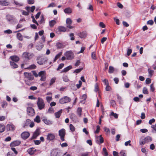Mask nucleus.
<instances>
[{
  "mask_svg": "<svg viewBox=\"0 0 156 156\" xmlns=\"http://www.w3.org/2000/svg\"><path fill=\"white\" fill-rule=\"evenodd\" d=\"M37 105L40 110L44 109L45 108V104L43 99L40 98H38L37 102Z\"/></svg>",
  "mask_w": 156,
  "mask_h": 156,
  "instance_id": "f257e3e1",
  "label": "nucleus"
},
{
  "mask_svg": "<svg viewBox=\"0 0 156 156\" xmlns=\"http://www.w3.org/2000/svg\"><path fill=\"white\" fill-rule=\"evenodd\" d=\"M151 140L152 139L151 137L149 136H147L144 139H140L139 142L140 144L141 145H142L146 143L151 142Z\"/></svg>",
  "mask_w": 156,
  "mask_h": 156,
  "instance_id": "f03ea898",
  "label": "nucleus"
},
{
  "mask_svg": "<svg viewBox=\"0 0 156 156\" xmlns=\"http://www.w3.org/2000/svg\"><path fill=\"white\" fill-rule=\"evenodd\" d=\"M66 59L68 60H71L74 57V54L73 53L70 51H66L65 54Z\"/></svg>",
  "mask_w": 156,
  "mask_h": 156,
  "instance_id": "7ed1b4c3",
  "label": "nucleus"
},
{
  "mask_svg": "<svg viewBox=\"0 0 156 156\" xmlns=\"http://www.w3.org/2000/svg\"><path fill=\"white\" fill-rule=\"evenodd\" d=\"M71 101V99L70 98L67 96H65L60 99L59 102L61 104H64L69 103Z\"/></svg>",
  "mask_w": 156,
  "mask_h": 156,
  "instance_id": "20e7f679",
  "label": "nucleus"
},
{
  "mask_svg": "<svg viewBox=\"0 0 156 156\" xmlns=\"http://www.w3.org/2000/svg\"><path fill=\"white\" fill-rule=\"evenodd\" d=\"M6 20L11 23H12L16 21V19L14 16L12 15H8L6 16Z\"/></svg>",
  "mask_w": 156,
  "mask_h": 156,
  "instance_id": "39448f33",
  "label": "nucleus"
},
{
  "mask_svg": "<svg viewBox=\"0 0 156 156\" xmlns=\"http://www.w3.org/2000/svg\"><path fill=\"white\" fill-rule=\"evenodd\" d=\"M66 134V131L64 129H62L58 131L59 136L60 137L61 140L64 141L65 140L64 137Z\"/></svg>",
  "mask_w": 156,
  "mask_h": 156,
  "instance_id": "423d86ee",
  "label": "nucleus"
},
{
  "mask_svg": "<svg viewBox=\"0 0 156 156\" xmlns=\"http://www.w3.org/2000/svg\"><path fill=\"white\" fill-rule=\"evenodd\" d=\"M34 55L32 53H30L27 52H25L22 54V57L27 59H29L31 57L33 56Z\"/></svg>",
  "mask_w": 156,
  "mask_h": 156,
  "instance_id": "0eeeda50",
  "label": "nucleus"
},
{
  "mask_svg": "<svg viewBox=\"0 0 156 156\" xmlns=\"http://www.w3.org/2000/svg\"><path fill=\"white\" fill-rule=\"evenodd\" d=\"M27 112L28 115L30 116H33L35 114L34 109L31 107H28L27 108Z\"/></svg>",
  "mask_w": 156,
  "mask_h": 156,
  "instance_id": "6e6552de",
  "label": "nucleus"
},
{
  "mask_svg": "<svg viewBox=\"0 0 156 156\" xmlns=\"http://www.w3.org/2000/svg\"><path fill=\"white\" fill-rule=\"evenodd\" d=\"M47 60L43 58L38 57L37 58V63L40 65H42L46 63Z\"/></svg>",
  "mask_w": 156,
  "mask_h": 156,
  "instance_id": "1a4fd4ad",
  "label": "nucleus"
},
{
  "mask_svg": "<svg viewBox=\"0 0 156 156\" xmlns=\"http://www.w3.org/2000/svg\"><path fill=\"white\" fill-rule=\"evenodd\" d=\"M66 31V27L62 26H59L56 29V31L57 33L59 34L60 32H65Z\"/></svg>",
  "mask_w": 156,
  "mask_h": 156,
  "instance_id": "9d476101",
  "label": "nucleus"
},
{
  "mask_svg": "<svg viewBox=\"0 0 156 156\" xmlns=\"http://www.w3.org/2000/svg\"><path fill=\"white\" fill-rule=\"evenodd\" d=\"M96 141L97 144H99L104 142V139L101 135L96 137Z\"/></svg>",
  "mask_w": 156,
  "mask_h": 156,
  "instance_id": "9b49d317",
  "label": "nucleus"
},
{
  "mask_svg": "<svg viewBox=\"0 0 156 156\" xmlns=\"http://www.w3.org/2000/svg\"><path fill=\"white\" fill-rule=\"evenodd\" d=\"M24 74L25 77L29 80H32L34 79V77L31 73L25 72Z\"/></svg>",
  "mask_w": 156,
  "mask_h": 156,
  "instance_id": "f8f14e48",
  "label": "nucleus"
},
{
  "mask_svg": "<svg viewBox=\"0 0 156 156\" xmlns=\"http://www.w3.org/2000/svg\"><path fill=\"white\" fill-rule=\"evenodd\" d=\"M30 133L27 132H24L21 134V137L24 140L27 139L30 136Z\"/></svg>",
  "mask_w": 156,
  "mask_h": 156,
  "instance_id": "ddd939ff",
  "label": "nucleus"
},
{
  "mask_svg": "<svg viewBox=\"0 0 156 156\" xmlns=\"http://www.w3.org/2000/svg\"><path fill=\"white\" fill-rule=\"evenodd\" d=\"M66 22L67 24L66 27H68L69 29H72L73 28V26L70 25L72 23V21L70 18H67Z\"/></svg>",
  "mask_w": 156,
  "mask_h": 156,
  "instance_id": "4468645a",
  "label": "nucleus"
},
{
  "mask_svg": "<svg viewBox=\"0 0 156 156\" xmlns=\"http://www.w3.org/2000/svg\"><path fill=\"white\" fill-rule=\"evenodd\" d=\"M10 4V3L7 0H0V5L3 6H7Z\"/></svg>",
  "mask_w": 156,
  "mask_h": 156,
  "instance_id": "2eb2a0df",
  "label": "nucleus"
},
{
  "mask_svg": "<svg viewBox=\"0 0 156 156\" xmlns=\"http://www.w3.org/2000/svg\"><path fill=\"white\" fill-rule=\"evenodd\" d=\"M55 138V136L54 134L52 133H49L47 136L46 139L47 140L51 141L53 140Z\"/></svg>",
  "mask_w": 156,
  "mask_h": 156,
  "instance_id": "dca6fc26",
  "label": "nucleus"
},
{
  "mask_svg": "<svg viewBox=\"0 0 156 156\" xmlns=\"http://www.w3.org/2000/svg\"><path fill=\"white\" fill-rule=\"evenodd\" d=\"M7 129L9 130L13 131L15 129V127L12 124H8L6 126Z\"/></svg>",
  "mask_w": 156,
  "mask_h": 156,
  "instance_id": "f3484780",
  "label": "nucleus"
},
{
  "mask_svg": "<svg viewBox=\"0 0 156 156\" xmlns=\"http://www.w3.org/2000/svg\"><path fill=\"white\" fill-rule=\"evenodd\" d=\"M40 132L39 129H37L33 133L32 138L35 139L40 134Z\"/></svg>",
  "mask_w": 156,
  "mask_h": 156,
  "instance_id": "a211bd4d",
  "label": "nucleus"
},
{
  "mask_svg": "<svg viewBox=\"0 0 156 156\" xmlns=\"http://www.w3.org/2000/svg\"><path fill=\"white\" fill-rule=\"evenodd\" d=\"M21 142L19 140H16L12 142L10 144L11 147H15L16 146L20 144Z\"/></svg>",
  "mask_w": 156,
  "mask_h": 156,
  "instance_id": "6ab92c4d",
  "label": "nucleus"
},
{
  "mask_svg": "<svg viewBox=\"0 0 156 156\" xmlns=\"http://www.w3.org/2000/svg\"><path fill=\"white\" fill-rule=\"evenodd\" d=\"M77 35L81 38H85L87 36V34L86 32L83 31L78 33Z\"/></svg>",
  "mask_w": 156,
  "mask_h": 156,
  "instance_id": "aec40b11",
  "label": "nucleus"
},
{
  "mask_svg": "<svg viewBox=\"0 0 156 156\" xmlns=\"http://www.w3.org/2000/svg\"><path fill=\"white\" fill-rule=\"evenodd\" d=\"M10 58L12 61V62H17L20 60L19 57L16 55L11 56H10Z\"/></svg>",
  "mask_w": 156,
  "mask_h": 156,
  "instance_id": "412c9836",
  "label": "nucleus"
},
{
  "mask_svg": "<svg viewBox=\"0 0 156 156\" xmlns=\"http://www.w3.org/2000/svg\"><path fill=\"white\" fill-rule=\"evenodd\" d=\"M51 156H59V152H58L56 150H53L52 151L51 153Z\"/></svg>",
  "mask_w": 156,
  "mask_h": 156,
  "instance_id": "4be33fe9",
  "label": "nucleus"
},
{
  "mask_svg": "<svg viewBox=\"0 0 156 156\" xmlns=\"http://www.w3.org/2000/svg\"><path fill=\"white\" fill-rule=\"evenodd\" d=\"M36 151V149L33 147L29 148L27 150L28 153L30 155L33 154Z\"/></svg>",
  "mask_w": 156,
  "mask_h": 156,
  "instance_id": "5701e85b",
  "label": "nucleus"
},
{
  "mask_svg": "<svg viewBox=\"0 0 156 156\" xmlns=\"http://www.w3.org/2000/svg\"><path fill=\"white\" fill-rule=\"evenodd\" d=\"M43 122L46 124L48 125H51L52 124V121L48 120L46 118H44L43 119Z\"/></svg>",
  "mask_w": 156,
  "mask_h": 156,
  "instance_id": "b1692460",
  "label": "nucleus"
},
{
  "mask_svg": "<svg viewBox=\"0 0 156 156\" xmlns=\"http://www.w3.org/2000/svg\"><path fill=\"white\" fill-rule=\"evenodd\" d=\"M62 109H60V110H59L58 112H55V116L56 118H59L62 113Z\"/></svg>",
  "mask_w": 156,
  "mask_h": 156,
  "instance_id": "393cba45",
  "label": "nucleus"
},
{
  "mask_svg": "<svg viewBox=\"0 0 156 156\" xmlns=\"http://www.w3.org/2000/svg\"><path fill=\"white\" fill-rule=\"evenodd\" d=\"M56 46L58 48H63L65 47V45L59 42L57 43Z\"/></svg>",
  "mask_w": 156,
  "mask_h": 156,
  "instance_id": "a878e982",
  "label": "nucleus"
},
{
  "mask_svg": "<svg viewBox=\"0 0 156 156\" xmlns=\"http://www.w3.org/2000/svg\"><path fill=\"white\" fill-rule=\"evenodd\" d=\"M10 64L12 68H16L18 67V65L13 62L10 61Z\"/></svg>",
  "mask_w": 156,
  "mask_h": 156,
  "instance_id": "bb28decb",
  "label": "nucleus"
},
{
  "mask_svg": "<svg viewBox=\"0 0 156 156\" xmlns=\"http://www.w3.org/2000/svg\"><path fill=\"white\" fill-rule=\"evenodd\" d=\"M64 12L66 13L70 14L72 12V10L70 8H67L64 10Z\"/></svg>",
  "mask_w": 156,
  "mask_h": 156,
  "instance_id": "cd10ccee",
  "label": "nucleus"
},
{
  "mask_svg": "<svg viewBox=\"0 0 156 156\" xmlns=\"http://www.w3.org/2000/svg\"><path fill=\"white\" fill-rule=\"evenodd\" d=\"M56 22L55 20H53L49 22V26L51 27H53L54 26L56 23Z\"/></svg>",
  "mask_w": 156,
  "mask_h": 156,
  "instance_id": "c85d7f7f",
  "label": "nucleus"
},
{
  "mask_svg": "<svg viewBox=\"0 0 156 156\" xmlns=\"http://www.w3.org/2000/svg\"><path fill=\"white\" fill-rule=\"evenodd\" d=\"M72 68V66H69L65 68L62 70L61 73L62 72H66L69 71V70L71 69Z\"/></svg>",
  "mask_w": 156,
  "mask_h": 156,
  "instance_id": "c756f323",
  "label": "nucleus"
},
{
  "mask_svg": "<svg viewBox=\"0 0 156 156\" xmlns=\"http://www.w3.org/2000/svg\"><path fill=\"white\" fill-rule=\"evenodd\" d=\"M26 122L28 123L30 122V127L31 128L33 127L34 125V123L33 122H31V120L30 119H27L26 120Z\"/></svg>",
  "mask_w": 156,
  "mask_h": 156,
  "instance_id": "7c9ffc66",
  "label": "nucleus"
},
{
  "mask_svg": "<svg viewBox=\"0 0 156 156\" xmlns=\"http://www.w3.org/2000/svg\"><path fill=\"white\" fill-rule=\"evenodd\" d=\"M62 54V52H60L58 54H57L55 56V58L54 60V62H55L58 58L60 57Z\"/></svg>",
  "mask_w": 156,
  "mask_h": 156,
  "instance_id": "2f4dec72",
  "label": "nucleus"
},
{
  "mask_svg": "<svg viewBox=\"0 0 156 156\" xmlns=\"http://www.w3.org/2000/svg\"><path fill=\"white\" fill-rule=\"evenodd\" d=\"M116 96L119 104H122V97L120 96L118 94H116Z\"/></svg>",
  "mask_w": 156,
  "mask_h": 156,
  "instance_id": "473e14b6",
  "label": "nucleus"
},
{
  "mask_svg": "<svg viewBox=\"0 0 156 156\" xmlns=\"http://www.w3.org/2000/svg\"><path fill=\"white\" fill-rule=\"evenodd\" d=\"M34 121L37 123H39L41 122L40 117L39 116L37 115L35 118L34 119Z\"/></svg>",
  "mask_w": 156,
  "mask_h": 156,
  "instance_id": "72a5a7b5",
  "label": "nucleus"
},
{
  "mask_svg": "<svg viewBox=\"0 0 156 156\" xmlns=\"http://www.w3.org/2000/svg\"><path fill=\"white\" fill-rule=\"evenodd\" d=\"M148 71L149 73V76L150 77H151L154 73V71L151 70L150 68H148Z\"/></svg>",
  "mask_w": 156,
  "mask_h": 156,
  "instance_id": "f704fd0d",
  "label": "nucleus"
},
{
  "mask_svg": "<svg viewBox=\"0 0 156 156\" xmlns=\"http://www.w3.org/2000/svg\"><path fill=\"white\" fill-rule=\"evenodd\" d=\"M17 37L18 39L22 41L23 40V37L21 33H18L17 34Z\"/></svg>",
  "mask_w": 156,
  "mask_h": 156,
  "instance_id": "c9c22d12",
  "label": "nucleus"
},
{
  "mask_svg": "<svg viewBox=\"0 0 156 156\" xmlns=\"http://www.w3.org/2000/svg\"><path fill=\"white\" fill-rule=\"evenodd\" d=\"M114 70V68L113 66H110L109 68L108 72L110 73H113Z\"/></svg>",
  "mask_w": 156,
  "mask_h": 156,
  "instance_id": "e433bc0d",
  "label": "nucleus"
},
{
  "mask_svg": "<svg viewBox=\"0 0 156 156\" xmlns=\"http://www.w3.org/2000/svg\"><path fill=\"white\" fill-rule=\"evenodd\" d=\"M82 109L81 108L79 107L77 108V113L78 115L80 117L81 115Z\"/></svg>",
  "mask_w": 156,
  "mask_h": 156,
  "instance_id": "4c0bfd02",
  "label": "nucleus"
},
{
  "mask_svg": "<svg viewBox=\"0 0 156 156\" xmlns=\"http://www.w3.org/2000/svg\"><path fill=\"white\" fill-rule=\"evenodd\" d=\"M36 66L34 64H32L31 65H30L29 67L25 68L26 69H34L36 68Z\"/></svg>",
  "mask_w": 156,
  "mask_h": 156,
  "instance_id": "58836bf2",
  "label": "nucleus"
},
{
  "mask_svg": "<svg viewBox=\"0 0 156 156\" xmlns=\"http://www.w3.org/2000/svg\"><path fill=\"white\" fill-rule=\"evenodd\" d=\"M46 74V72L45 71H42L40 72L38 74V76H43L45 75Z\"/></svg>",
  "mask_w": 156,
  "mask_h": 156,
  "instance_id": "ea45409f",
  "label": "nucleus"
},
{
  "mask_svg": "<svg viewBox=\"0 0 156 156\" xmlns=\"http://www.w3.org/2000/svg\"><path fill=\"white\" fill-rule=\"evenodd\" d=\"M5 126L4 125H0V132L2 133L4 131Z\"/></svg>",
  "mask_w": 156,
  "mask_h": 156,
  "instance_id": "a19ab883",
  "label": "nucleus"
},
{
  "mask_svg": "<svg viewBox=\"0 0 156 156\" xmlns=\"http://www.w3.org/2000/svg\"><path fill=\"white\" fill-rule=\"evenodd\" d=\"M62 79L65 82H67L69 81V80L67 76L65 75L63 76Z\"/></svg>",
  "mask_w": 156,
  "mask_h": 156,
  "instance_id": "79ce46f5",
  "label": "nucleus"
},
{
  "mask_svg": "<svg viewBox=\"0 0 156 156\" xmlns=\"http://www.w3.org/2000/svg\"><path fill=\"white\" fill-rule=\"evenodd\" d=\"M69 128L70 130L72 132H73L75 130V128L72 124L69 125Z\"/></svg>",
  "mask_w": 156,
  "mask_h": 156,
  "instance_id": "37998d69",
  "label": "nucleus"
},
{
  "mask_svg": "<svg viewBox=\"0 0 156 156\" xmlns=\"http://www.w3.org/2000/svg\"><path fill=\"white\" fill-rule=\"evenodd\" d=\"M91 57L94 59H97L96 54L95 52H93L91 54Z\"/></svg>",
  "mask_w": 156,
  "mask_h": 156,
  "instance_id": "c03bdc74",
  "label": "nucleus"
},
{
  "mask_svg": "<svg viewBox=\"0 0 156 156\" xmlns=\"http://www.w3.org/2000/svg\"><path fill=\"white\" fill-rule=\"evenodd\" d=\"M41 20L39 21V23L41 24L43 23H44V19L43 15L41 16Z\"/></svg>",
  "mask_w": 156,
  "mask_h": 156,
  "instance_id": "a18cd8bd",
  "label": "nucleus"
},
{
  "mask_svg": "<svg viewBox=\"0 0 156 156\" xmlns=\"http://www.w3.org/2000/svg\"><path fill=\"white\" fill-rule=\"evenodd\" d=\"M143 93L145 94H148V93L147 89L146 87H144L143 89Z\"/></svg>",
  "mask_w": 156,
  "mask_h": 156,
  "instance_id": "49530a36",
  "label": "nucleus"
},
{
  "mask_svg": "<svg viewBox=\"0 0 156 156\" xmlns=\"http://www.w3.org/2000/svg\"><path fill=\"white\" fill-rule=\"evenodd\" d=\"M64 66V64L63 63H61L59 64L58 66V68H57V70H58L60 69H61Z\"/></svg>",
  "mask_w": 156,
  "mask_h": 156,
  "instance_id": "de8ad7c7",
  "label": "nucleus"
},
{
  "mask_svg": "<svg viewBox=\"0 0 156 156\" xmlns=\"http://www.w3.org/2000/svg\"><path fill=\"white\" fill-rule=\"evenodd\" d=\"M55 78H52L51 80L50 83V86L52 85L55 82Z\"/></svg>",
  "mask_w": 156,
  "mask_h": 156,
  "instance_id": "09e8293b",
  "label": "nucleus"
},
{
  "mask_svg": "<svg viewBox=\"0 0 156 156\" xmlns=\"http://www.w3.org/2000/svg\"><path fill=\"white\" fill-rule=\"evenodd\" d=\"M103 151L104 153V155L105 156H107L108 155V153L105 147L103 149Z\"/></svg>",
  "mask_w": 156,
  "mask_h": 156,
  "instance_id": "8fccbe9b",
  "label": "nucleus"
},
{
  "mask_svg": "<svg viewBox=\"0 0 156 156\" xmlns=\"http://www.w3.org/2000/svg\"><path fill=\"white\" fill-rule=\"evenodd\" d=\"M111 115L113 116L115 118H117L118 117V115L116 113H114L113 112H111Z\"/></svg>",
  "mask_w": 156,
  "mask_h": 156,
  "instance_id": "3c124183",
  "label": "nucleus"
},
{
  "mask_svg": "<svg viewBox=\"0 0 156 156\" xmlns=\"http://www.w3.org/2000/svg\"><path fill=\"white\" fill-rule=\"evenodd\" d=\"M46 74L41 77L40 80L41 81H44L46 80Z\"/></svg>",
  "mask_w": 156,
  "mask_h": 156,
  "instance_id": "603ef678",
  "label": "nucleus"
},
{
  "mask_svg": "<svg viewBox=\"0 0 156 156\" xmlns=\"http://www.w3.org/2000/svg\"><path fill=\"white\" fill-rule=\"evenodd\" d=\"M48 112L49 113H53L54 112V109L51 107L49 108L48 109Z\"/></svg>",
  "mask_w": 156,
  "mask_h": 156,
  "instance_id": "864d4df0",
  "label": "nucleus"
},
{
  "mask_svg": "<svg viewBox=\"0 0 156 156\" xmlns=\"http://www.w3.org/2000/svg\"><path fill=\"white\" fill-rule=\"evenodd\" d=\"M100 127L99 126H97V129L94 132L95 133H98L99 132V130H100Z\"/></svg>",
  "mask_w": 156,
  "mask_h": 156,
  "instance_id": "5fc2aeb1",
  "label": "nucleus"
},
{
  "mask_svg": "<svg viewBox=\"0 0 156 156\" xmlns=\"http://www.w3.org/2000/svg\"><path fill=\"white\" fill-rule=\"evenodd\" d=\"M121 156H126V154H125V151H122L120 153Z\"/></svg>",
  "mask_w": 156,
  "mask_h": 156,
  "instance_id": "6e6d98bb",
  "label": "nucleus"
},
{
  "mask_svg": "<svg viewBox=\"0 0 156 156\" xmlns=\"http://www.w3.org/2000/svg\"><path fill=\"white\" fill-rule=\"evenodd\" d=\"M132 52V50L130 48H128L127 50V55L128 56H129Z\"/></svg>",
  "mask_w": 156,
  "mask_h": 156,
  "instance_id": "4d7b16f0",
  "label": "nucleus"
},
{
  "mask_svg": "<svg viewBox=\"0 0 156 156\" xmlns=\"http://www.w3.org/2000/svg\"><path fill=\"white\" fill-rule=\"evenodd\" d=\"M105 90L107 91H109L111 90V87L109 86V84L106 86Z\"/></svg>",
  "mask_w": 156,
  "mask_h": 156,
  "instance_id": "13d9d810",
  "label": "nucleus"
},
{
  "mask_svg": "<svg viewBox=\"0 0 156 156\" xmlns=\"http://www.w3.org/2000/svg\"><path fill=\"white\" fill-rule=\"evenodd\" d=\"M112 107H114L116 104L115 101L113 100H111L110 101Z\"/></svg>",
  "mask_w": 156,
  "mask_h": 156,
  "instance_id": "bf43d9fd",
  "label": "nucleus"
},
{
  "mask_svg": "<svg viewBox=\"0 0 156 156\" xmlns=\"http://www.w3.org/2000/svg\"><path fill=\"white\" fill-rule=\"evenodd\" d=\"M28 3L29 4H33L34 2V0H27Z\"/></svg>",
  "mask_w": 156,
  "mask_h": 156,
  "instance_id": "052dcab7",
  "label": "nucleus"
},
{
  "mask_svg": "<svg viewBox=\"0 0 156 156\" xmlns=\"http://www.w3.org/2000/svg\"><path fill=\"white\" fill-rule=\"evenodd\" d=\"M98 84L97 83L95 85L94 91L95 92H97L98 90Z\"/></svg>",
  "mask_w": 156,
  "mask_h": 156,
  "instance_id": "680f3d73",
  "label": "nucleus"
},
{
  "mask_svg": "<svg viewBox=\"0 0 156 156\" xmlns=\"http://www.w3.org/2000/svg\"><path fill=\"white\" fill-rule=\"evenodd\" d=\"M14 3L16 5H18L20 6H22L23 5V4L22 3H19L17 2L14 1Z\"/></svg>",
  "mask_w": 156,
  "mask_h": 156,
  "instance_id": "e2e57ef3",
  "label": "nucleus"
},
{
  "mask_svg": "<svg viewBox=\"0 0 156 156\" xmlns=\"http://www.w3.org/2000/svg\"><path fill=\"white\" fill-rule=\"evenodd\" d=\"M46 100L48 102H49L52 100V97H51L47 96L46 97Z\"/></svg>",
  "mask_w": 156,
  "mask_h": 156,
  "instance_id": "0e129e2a",
  "label": "nucleus"
},
{
  "mask_svg": "<svg viewBox=\"0 0 156 156\" xmlns=\"http://www.w3.org/2000/svg\"><path fill=\"white\" fill-rule=\"evenodd\" d=\"M151 80L149 78H147L146 80V83L147 84H148L151 83Z\"/></svg>",
  "mask_w": 156,
  "mask_h": 156,
  "instance_id": "69168bd1",
  "label": "nucleus"
},
{
  "mask_svg": "<svg viewBox=\"0 0 156 156\" xmlns=\"http://www.w3.org/2000/svg\"><path fill=\"white\" fill-rule=\"evenodd\" d=\"M103 82L104 83H105V84L106 86L107 85H109V83L108 81V80L105 79L104 80H103Z\"/></svg>",
  "mask_w": 156,
  "mask_h": 156,
  "instance_id": "338daca9",
  "label": "nucleus"
},
{
  "mask_svg": "<svg viewBox=\"0 0 156 156\" xmlns=\"http://www.w3.org/2000/svg\"><path fill=\"white\" fill-rule=\"evenodd\" d=\"M117 6L120 8L122 9L123 7V5L120 3L118 2L117 3Z\"/></svg>",
  "mask_w": 156,
  "mask_h": 156,
  "instance_id": "774afa93",
  "label": "nucleus"
}]
</instances>
